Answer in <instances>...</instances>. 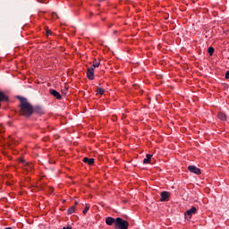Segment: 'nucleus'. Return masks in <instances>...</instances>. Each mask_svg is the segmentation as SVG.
Segmentation results:
<instances>
[{
	"instance_id": "f257e3e1",
	"label": "nucleus",
	"mask_w": 229,
	"mask_h": 229,
	"mask_svg": "<svg viewBox=\"0 0 229 229\" xmlns=\"http://www.w3.org/2000/svg\"><path fill=\"white\" fill-rule=\"evenodd\" d=\"M20 100V115L30 118L33 115V106L24 97H18Z\"/></svg>"
},
{
	"instance_id": "7ed1b4c3",
	"label": "nucleus",
	"mask_w": 229,
	"mask_h": 229,
	"mask_svg": "<svg viewBox=\"0 0 229 229\" xmlns=\"http://www.w3.org/2000/svg\"><path fill=\"white\" fill-rule=\"evenodd\" d=\"M196 212H198V209L196 208V207H192L191 208L188 209L184 216L187 219V217H189V219H191V217H192L193 214H196Z\"/></svg>"
},
{
	"instance_id": "9b49d317",
	"label": "nucleus",
	"mask_w": 229,
	"mask_h": 229,
	"mask_svg": "<svg viewBox=\"0 0 229 229\" xmlns=\"http://www.w3.org/2000/svg\"><path fill=\"white\" fill-rule=\"evenodd\" d=\"M8 96H6L3 91H0V103L3 101H8Z\"/></svg>"
},
{
	"instance_id": "4468645a",
	"label": "nucleus",
	"mask_w": 229,
	"mask_h": 229,
	"mask_svg": "<svg viewBox=\"0 0 229 229\" xmlns=\"http://www.w3.org/2000/svg\"><path fill=\"white\" fill-rule=\"evenodd\" d=\"M76 210V207L75 206H72L68 210H67V214L68 216H71V214H74V211Z\"/></svg>"
},
{
	"instance_id": "423d86ee",
	"label": "nucleus",
	"mask_w": 229,
	"mask_h": 229,
	"mask_svg": "<svg viewBox=\"0 0 229 229\" xmlns=\"http://www.w3.org/2000/svg\"><path fill=\"white\" fill-rule=\"evenodd\" d=\"M115 221H117V218H114L112 216L106 218V224L108 225V226H112V225H114L115 226Z\"/></svg>"
},
{
	"instance_id": "39448f33",
	"label": "nucleus",
	"mask_w": 229,
	"mask_h": 229,
	"mask_svg": "<svg viewBox=\"0 0 229 229\" xmlns=\"http://www.w3.org/2000/svg\"><path fill=\"white\" fill-rule=\"evenodd\" d=\"M171 193L169 191H162L160 201H168Z\"/></svg>"
},
{
	"instance_id": "a211bd4d",
	"label": "nucleus",
	"mask_w": 229,
	"mask_h": 229,
	"mask_svg": "<svg viewBox=\"0 0 229 229\" xmlns=\"http://www.w3.org/2000/svg\"><path fill=\"white\" fill-rule=\"evenodd\" d=\"M89 210H90V206H89V205H86V207H85V208L83 209V214L85 215V214H87V212H89Z\"/></svg>"
},
{
	"instance_id": "5701e85b",
	"label": "nucleus",
	"mask_w": 229,
	"mask_h": 229,
	"mask_svg": "<svg viewBox=\"0 0 229 229\" xmlns=\"http://www.w3.org/2000/svg\"><path fill=\"white\" fill-rule=\"evenodd\" d=\"M5 229H12L11 227H6Z\"/></svg>"
},
{
	"instance_id": "f3484780",
	"label": "nucleus",
	"mask_w": 229,
	"mask_h": 229,
	"mask_svg": "<svg viewBox=\"0 0 229 229\" xmlns=\"http://www.w3.org/2000/svg\"><path fill=\"white\" fill-rule=\"evenodd\" d=\"M214 51H215V49L212 47H208V53H209L210 56H212V55H214Z\"/></svg>"
},
{
	"instance_id": "4be33fe9",
	"label": "nucleus",
	"mask_w": 229,
	"mask_h": 229,
	"mask_svg": "<svg viewBox=\"0 0 229 229\" xmlns=\"http://www.w3.org/2000/svg\"><path fill=\"white\" fill-rule=\"evenodd\" d=\"M99 1V3H103V1H105V0H98Z\"/></svg>"
},
{
	"instance_id": "9d476101",
	"label": "nucleus",
	"mask_w": 229,
	"mask_h": 229,
	"mask_svg": "<svg viewBox=\"0 0 229 229\" xmlns=\"http://www.w3.org/2000/svg\"><path fill=\"white\" fill-rule=\"evenodd\" d=\"M33 114H38L40 115L44 114V111H42V107L40 106H36L33 107Z\"/></svg>"
},
{
	"instance_id": "b1692460",
	"label": "nucleus",
	"mask_w": 229,
	"mask_h": 229,
	"mask_svg": "<svg viewBox=\"0 0 229 229\" xmlns=\"http://www.w3.org/2000/svg\"><path fill=\"white\" fill-rule=\"evenodd\" d=\"M75 205H78V202H75Z\"/></svg>"
},
{
	"instance_id": "dca6fc26",
	"label": "nucleus",
	"mask_w": 229,
	"mask_h": 229,
	"mask_svg": "<svg viewBox=\"0 0 229 229\" xmlns=\"http://www.w3.org/2000/svg\"><path fill=\"white\" fill-rule=\"evenodd\" d=\"M100 64L101 63L98 62V60L95 59L91 67H93V69H96V67H98Z\"/></svg>"
},
{
	"instance_id": "6ab92c4d",
	"label": "nucleus",
	"mask_w": 229,
	"mask_h": 229,
	"mask_svg": "<svg viewBox=\"0 0 229 229\" xmlns=\"http://www.w3.org/2000/svg\"><path fill=\"white\" fill-rule=\"evenodd\" d=\"M53 32L51 31V30H47V36L49 37V35H52Z\"/></svg>"
},
{
	"instance_id": "412c9836",
	"label": "nucleus",
	"mask_w": 229,
	"mask_h": 229,
	"mask_svg": "<svg viewBox=\"0 0 229 229\" xmlns=\"http://www.w3.org/2000/svg\"><path fill=\"white\" fill-rule=\"evenodd\" d=\"M225 80H229V71L225 72Z\"/></svg>"
},
{
	"instance_id": "f03ea898",
	"label": "nucleus",
	"mask_w": 229,
	"mask_h": 229,
	"mask_svg": "<svg viewBox=\"0 0 229 229\" xmlns=\"http://www.w3.org/2000/svg\"><path fill=\"white\" fill-rule=\"evenodd\" d=\"M130 226V223L121 217H117L115 221L114 228L116 229H127Z\"/></svg>"
},
{
	"instance_id": "0eeeda50",
	"label": "nucleus",
	"mask_w": 229,
	"mask_h": 229,
	"mask_svg": "<svg viewBox=\"0 0 229 229\" xmlns=\"http://www.w3.org/2000/svg\"><path fill=\"white\" fill-rule=\"evenodd\" d=\"M87 77L89 80H94V67H89L87 70Z\"/></svg>"
},
{
	"instance_id": "f8f14e48",
	"label": "nucleus",
	"mask_w": 229,
	"mask_h": 229,
	"mask_svg": "<svg viewBox=\"0 0 229 229\" xmlns=\"http://www.w3.org/2000/svg\"><path fill=\"white\" fill-rule=\"evenodd\" d=\"M218 119H220V121H225L226 119V114L223 112L218 113Z\"/></svg>"
},
{
	"instance_id": "1a4fd4ad",
	"label": "nucleus",
	"mask_w": 229,
	"mask_h": 229,
	"mask_svg": "<svg viewBox=\"0 0 229 229\" xmlns=\"http://www.w3.org/2000/svg\"><path fill=\"white\" fill-rule=\"evenodd\" d=\"M82 161L84 162V164H88V165H94L95 159L89 158V157H83Z\"/></svg>"
},
{
	"instance_id": "aec40b11",
	"label": "nucleus",
	"mask_w": 229,
	"mask_h": 229,
	"mask_svg": "<svg viewBox=\"0 0 229 229\" xmlns=\"http://www.w3.org/2000/svg\"><path fill=\"white\" fill-rule=\"evenodd\" d=\"M52 17H53V19H55V17H56V19H58V14H56V13H53Z\"/></svg>"
},
{
	"instance_id": "2eb2a0df",
	"label": "nucleus",
	"mask_w": 229,
	"mask_h": 229,
	"mask_svg": "<svg viewBox=\"0 0 229 229\" xmlns=\"http://www.w3.org/2000/svg\"><path fill=\"white\" fill-rule=\"evenodd\" d=\"M96 92H97V94H100V96H103V94H105V89L98 88Z\"/></svg>"
},
{
	"instance_id": "ddd939ff",
	"label": "nucleus",
	"mask_w": 229,
	"mask_h": 229,
	"mask_svg": "<svg viewBox=\"0 0 229 229\" xmlns=\"http://www.w3.org/2000/svg\"><path fill=\"white\" fill-rule=\"evenodd\" d=\"M151 157H153V155L148 154L147 157L143 160V164H149V162L151 160Z\"/></svg>"
},
{
	"instance_id": "6e6552de",
	"label": "nucleus",
	"mask_w": 229,
	"mask_h": 229,
	"mask_svg": "<svg viewBox=\"0 0 229 229\" xmlns=\"http://www.w3.org/2000/svg\"><path fill=\"white\" fill-rule=\"evenodd\" d=\"M51 96H54L56 99H62V95H60V92L56 91L55 89H50L49 90Z\"/></svg>"
},
{
	"instance_id": "20e7f679",
	"label": "nucleus",
	"mask_w": 229,
	"mask_h": 229,
	"mask_svg": "<svg viewBox=\"0 0 229 229\" xmlns=\"http://www.w3.org/2000/svg\"><path fill=\"white\" fill-rule=\"evenodd\" d=\"M188 171H190V173H193L194 174H201V170L194 165H189Z\"/></svg>"
}]
</instances>
